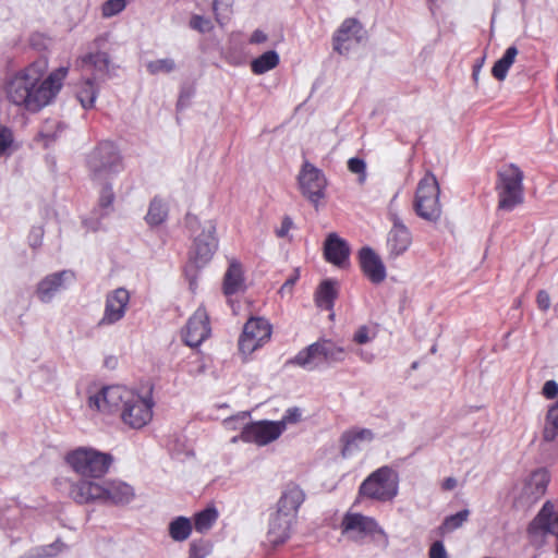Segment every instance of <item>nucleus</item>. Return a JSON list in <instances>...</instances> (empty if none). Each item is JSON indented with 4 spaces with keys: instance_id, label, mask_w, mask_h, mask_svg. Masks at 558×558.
I'll use <instances>...</instances> for the list:
<instances>
[{
    "instance_id": "1",
    "label": "nucleus",
    "mask_w": 558,
    "mask_h": 558,
    "mask_svg": "<svg viewBox=\"0 0 558 558\" xmlns=\"http://www.w3.org/2000/svg\"><path fill=\"white\" fill-rule=\"evenodd\" d=\"M48 61L37 59L9 75L5 94L10 102L29 112H38L50 105L59 94L69 69L60 66L48 73Z\"/></svg>"
},
{
    "instance_id": "2",
    "label": "nucleus",
    "mask_w": 558,
    "mask_h": 558,
    "mask_svg": "<svg viewBox=\"0 0 558 558\" xmlns=\"http://www.w3.org/2000/svg\"><path fill=\"white\" fill-rule=\"evenodd\" d=\"M151 392V388L145 395H140L123 386H107L90 395L87 405L97 412L108 414L120 412V417L125 425L140 429L153 418L155 401Z\"/></svg>"
},
{
    "instance_id": "3",
    "label": "nucleus",
    "mask_w": 558,
    "mask_h": 558,
    "mask_svg": "<svg viewBox=\"0 0 558 558\" xmlns=\"http://www.w3.org/2000/svg\"><path fill=\"white\" fill-rule=\"evenodd\" d=\"M70 496L77 504L101 502L114 506L129 505L135 497L134 488L120 480L97 483L80 480L70 487Z\"/></svg>"
},
{
    "instance_id": "4",
    "label": "nucleus",
    "mask_w": 558,
    "mask_h": 558,
    "mask_svg": "<svg viewBox=\"0 0 558 558\" xmlns=\"http://www.w3.org/2000/svg\"><path fill=\"white\" fill-rule=\"evenodd\" d=\"M85 166L94 183L111 181L124 170L122 154L111 141H101L87 153Z\"/></svg>"
},
{
    "instance_id": "5",
    "label": "nucleus",
    "mask_w": 558,
    "mask_h": 558,
    "mask_svg": "<svg viewBox=\"0 0 558 558\" xmlns=\"http://www.w3.org/2000/svg\"><path fill=\"white\" fill-rule=\"evenodd\" d=\"M347 351L330 339H319L296 353L289 363L313 372L324 369L345 360Z\"/></svg>"
},
{
    "instance_id": "6",
    "label": "nucleus",
    "mask_w": 558,
    "mask_h": 558,
    "mask_svg": "<svg viewBox=\"0 0 558 558\" xmlns=\"http://www.w3.org/2000/svg\"><path fill=\"white\" fill-rule=\"evenodd\" d=\"M184 223L193 241L191 258L201 268L213 258L218 248L216 223L213 220L201 222L197 216L190 213L186 214Z\"/></svg>"
},
{
    "instance_id": "7",
    "label": "nucleus",
    "mask_w": 558,
    "mask_h": 558,
    "mask_svg": "<svg viewBox=\"0 0 558 558\" xmlns=\"http://www.w3.org/2000/svg\"><path fill=\"white\" fill-rule=\"evenodd\" d=\"M69 466L83 478L102 477L112 464L113 458L110 453L98 451L89 447H78L69 451L64 458Z\"/></svg>"
},
{
    "instance_id": "8",
    "label": "nucleus",
    "mask_w": 558,
    "mask_h": 558,
    "mask_svg": "<svg viewBox=\"0 0 558 558\" xmlns=\"http://www.w3.org/2000/svg\"><path fill=\"white\" fill-rule=\"evenodd\" d=\"M523 178L522 170L514 163L498 171L495 189L499 210L512 211L524 202Z\"/></svg>"
},
{
    "instance_id": "9",
    "label": "nucleus",
    "mask_w": 558,
    "mask_h": 558,
    "mask_svg": "<svg viewBox=\"0 0 558 558\" xmlns=\"http://www.w3.org/2000/svg\"><path fill=\"white\" fill-rule=\"evenodd\" d=\"M399 492V475L384 465L372 472L360 485L359 495L374 501H391Z\"/></svg>"
},
{
    "instance_id": "10",
    "label": "nucleus",
    "mask_w": 558,
    "mask_h": 558,
    "mask_svg": "<svg viewBox=\"0 0 558 558\" xmlns=\"http://www.w3.org/2000/svg\"><path fill=\"white\" fill-rule=\"evenodd\" d=\"M109 50V35L101 34L88 44L87 51L77 58L76 64L83 71H93V77L110 78L114 75L116 66Z\"/></svg>"
},
{
    "instance_id": "11",
    "label": "nucleus",
    "mask_w": 558,
    "mask_h": 558,
    "mask_svg": "<svg viewBox=\"0 0 558 558\" xmlns=\"http://www.w3.org/2000/svg\"><path fill=\"white\" fill-rule=\"evenodd\" d=\"M439 194L440 189L436 177L432 172H426L418 181L414 198V210L420 218L429 222L440 219Z\"/></svg>"
},
{
    "instance_id": "12",
    "label": "nucleus",
    "mask_w": 558,
    "mask_h": 558,
    "mask_svg": "<svg viewBox=\"0 0 558 558\" xmlns=\"http://www.w3.org/2000/svg\"><path fill=\"white\" fill-rule=\"evenodd\" d=\"M299 184L302 194L318 208L322 198L325 197V190L327 186V180L324 172L312 165L310 161H305L299 173Z\"/></svg>"
},
{
    "instance_id": "13",
    "label": "nucleus",
    "mask_w": 558,
    "mask_h": 558,
    "mask_svg": "<svg viewBox=\"0 0 558 558\" xmlns=\"http://www.w3.org/2000/svg\"><path fill=\"white\" fill-rule=\"evenodd\" d=\"M271 326L267 319L263 317L250 318L239 339V350L241 353L248 355L260 348L270 339Z\"/></svg>"
},
{
    "instance_id": "14",
    "label": "nucleus",
    "mask_w": 558,
    "mask_h": 558,
    "mask_svg": "<svg viewBox=\"0 0 558 558\" xmlns=\"http://www.w3.org/2000/svg\"><path fill=\"white\" fill-rule=\"evenodd\" d=\"M397 196L398 195L396 194L390 201V208L388 213V218L392 226L387 234V250L389 257L392 258H397L404 254L412 243L411 231L403 223L398 213L391 209V206L397 199Z\"/></svg>"
},
{
    "instance_id": "15",
    "label": "nucleus",
    "mask_w": 558,
    "mask_h": 558,
    "mask_svg": "<svg viewBox=\"0 0 558 558\" xmlns=\"http://www.w3.org/2000/svg\"><path fill=\"white\" fill-rule=\"evenodd\" d=\"M282 434V426L279 427L276 421H257L246 423L240 433V438L246 444L266 446L278 439Z\"/></svg>"
},
{
    "instance_id": "16",
    "label": "nucleus",
    "mask_w": 558,
    "mask_h": 558,
    "mask_svg": "<svg viewBox=\"0 0 558 558\" xmlns=\"http://www.w3.org/2000/svg\"><path fill=\"white\" fill-rule=\"evenodd\" d=\"M210 332L208 314L205 307L199 306L189 318L182 338L186 345L196 348L210 336Z\"/></svg>"
},
{
    "instance_id": "17",
    "label": "nucleus",
    "mask_w": 558,
    "mask_h": 558,
    "mask_svg": "<svg viewBox=\"0 0 558 558\" xmlns=\"http://www.w3.org/2000/svg\"><path fill=\"white\" fill-rule=\"evenodd\" d=\"M74 281L75 274L68 269L47 275L37 283L36 294L40 302L49 303Z\"/></svg>"
},
{
    "instance_id": "18",
    "label": "nucleus",
    "mask_w": 558,
    "mask_h": 558,
    "mask_svg": "<svg viewBox=\"0 0 558 558\" xmlns=\"http://www.w3.org/2000/svg\"><path fill=\"white\" fill-rule=\"evenodd\" d=\"M97 206L94 208L92 217L85 218L83 225L90 231H98L101 228V219L108 217L113 211L116 194L111 181L99 183Z\"/></svg>"
},
{
    "instance_id": "19",
    "label": "nucleus",
    "mask_w": 558,
    "mask_h": 558,
    "mask_svg": "<svg viewBox=\"0 0 558 558\" xmlns=\"http://www.w3.org/2000/svg\"><path fill=\"white\" fill-rule=\"evenodd\" d=\"M129 302L130 294L124 288H118L107 294L104 314L98 322V326H110L120 322L125 315Z\"/></svg>"
},
{
    "instance_id": "20",
    "label": "nucleus",
    "mask_w": 558,
    "mask_h": 558,
    "mask_svg": "<svg viewBox=\"0 0 558 558\" xmlns=\"http://www.w3.org/2000/svg\"><path fill=\"white\" fill-rule=\"evenodd\" d=\"M341 530L342 534L356 533V537L359 538L366 536L374 537L376 534L385 536V532L377 521L362 513H345L341 522Z\"/></svg>"
},
{
    "instance_id": "21",
    "label": "nucleus",
    "mask_w": 558,
    "mask_h": 558,
    "mask_svg": "<svg viewBox=\"0 0 558 558\" xmlns=\"http://www.w3.org/2000/svg\"><path fill=\"white\" fill-rule=\"evenodd\" d=\"M359 262L364 276L372 283L379 284L386 279V267L372 247L363 246L359 251Z\"/></svg>"
},
{
    "instance_id": "22",
    "label": "nucleus",
    "mask_w": 558,
    "mask_h": 558,
    "mask_svg": "<svg viewBox=\"0 0 558 558\" xmlns=\"http://www.w3.org/2000/svg\"><path fill=\"white\" fill-rule=\"evenodd\" d=\"M364 28L359 20L354 17L345 19L332 36L333 50L340 54L349 51V46L345 43L350 39H355L361 43L363 39Z\"/></svg>"
},
{
    "instance_id": "23",
    "label": "nucleus",
    "mask_w": 558,
    "mask_h": 558,
    "mask_svg": "<svg viewBox=\"0 0 558 558\" xmlns=\"http://www.w3.org/2000/svg\"><path fill=\"white\" fill-rule=\"evenodd\" d=\"M527 531L530 535L551 534L558 541V513H555V506L550 501L543 505Z\"/></svg>"
},
{
    "instance_id": "24",
    "label": "nucleus",
    "mask_w": 558,
    "mask_h": 558,
    "mask_svg": "<svg viewBox=\"0 0 558 558\" xmlns=\"http://www.w3.org/2000/svg\"><path fill=\"white\" fill-rule=\"evenodd\" d=\"M324 256L328 263L344 268L349 265V243L337 233L328 234L324 243Z\"/></svg>"
},
{
    "instance_id": "25",
    "label": "nucleus",
    "mask_w": 558,
    "mask_h": 558,
    "mask_svg": "<svg viewBox=\"0 0 558 558\" xmlns=\"http://www.w3.org/2000/svg\"><path fill=\"white\" fill-rule=\"evenodd\" d=\"M295 517H288L277 510L269 520L267 539L272 546H278L287 542L290 537L292 524Z\"/></svg>"
},
{
    "instance_id": "26",
    "label": "nucleus",
    "mask_w": 558,
    "mask_h": 558,
    "mask_svg": "<svg viewBox=\"0 0 558 558\" xmlns=\"http://www.w3.org/2000/svg\"><path fill=\"white\" fill-rule=\"evenodd\" d=\"M305 500V494L303 489L293 483L288 484L277 502V510L281 513H286L288 517H295L299 508Z\"/></svg>"
},
{
    "instance_id": "27",
    "label": "nucleus",
    "mask_w": 558,
    "mask_h": 558,
    "mask_svg": "<svg viewBox=\"0 0 558 558\" xmlns=\"http://www.w3.org/2000/svg\"><path fill=\"white\" fill-rule=\"evenodd\" d=\"M373 439L374 433L369 428H351L343 432L340 437L342 457H351L360 449V444L371 442Z\"/></svg>"
},
{
    "instance_id": "28",
    "label": "nucleus",
    "mask_w": 558,
    "mask_h": 558,
    "mask_svg": "<svg viewBox=\"0 0 558 558\" xmlns=\"http://www.w3.org/2000/svg\"><path fill=\"white\" fill-rule=\"evenodd\" d=\"M223 293L227 296L236 294L245 289L242 265L232 259L223 277Z\"/></svg>"
},
{
    "instance_id": "29",
    "label": "nucleus",
    "mask_w": 558,
    "mask_h": 558,
    "mask_svg": "<svg viewBox=\"0 0 558 558\" xmlns=\"http://www.w3.org/2000/svg\"><path fill=\"white\" fill-rule=\"evenodd\" d=\"M96 77L82 78L76 87V98L85 110L95 107L96 99L99 95V86Z\"/></svg>"
},
{
    "instance_id": "30",
    "label": "nucleus",
    "mask_w": 558,
    "mask_h": 558,
    "mask_svg": "<svg viewBox=\"0 0 558 558\" xmlns=\"http://www.w3.org/2000/svg\"><path fill=\"white\" fill-rule=\"evenodd\" d=\"M168 204L161 197L155 196L149 202L148 210L144 219L150 228H156L168 219Z\"/></svg>"
},
{
    "instance_id": "31",
    "label": "nucleus",
    "mask_w": 558,
    "mask_h": 558,
    "mask_svg": "<svg viewBox=\"0 0 558 558\" xmlns=\"http://www.w3.org/2000/svg\"><path fill=\"white\" fill-rule=\"evenodd\" d=\"M549 481L550 476L547 470H536L531 474L525 485L526 494L533 496L535 499H538L541 496L545 494Z\"/></svg>"
},
{
    "instance_id": "32",
    "label": "nucleus",
    "mask_w": 558,
    "mask_h": 558,
    "mask_svg": "<svg viewBox=\"0 0 558 558\" xmlns=\"http://www.w3.org/2000/svg\"><path fill=\"white\" fill-rule=\"evenodd\" d=\"M63 122L56 119L44 121L38 132V138L43 141L45 147H50L64 131Z\"/></svg>"
},
{
    "instance_id": "33",
    "label": "nucleus",
    "mask_w": 558,
    "mask_h": 558,
    "mask_svg": "<svg viewBox=\"0 0 558 558\" xmlns=\"http://www.w3.org/2000/svg\"><path fill=\"white\" fill-rule=\"evenodd\" d=\"M193 531L192 521L184 515H179L172 519L168 525V532L170 537L174 542L186 541Z\"/></svg>"
},
{
    "instance_id": "34",
    "label": "nucleus",
    "mask_w": 558,
    "mask_h": 558,
    "mask_svg": "<svg viewBox=\"0 0 558 558\" xmlns=\"http://www.w3.org/2000/svg\"><path fill=\"white\" fill-rule=\"evenodd\" d=\"M517 54V47L510 46L505 50L502 57L495 62L492 69V75L497 81H504L507 77L508 71L513 64Z\"/></svg>"
},
{
    "instance_id": "35",
    "label": "nucleus",
    "mask_w": 558,
    "mask_h": 558,
    "mask_svg": "<svg viewBox=\"0 0 558 558\" xmlns=\"http://www.w3.org/2000/svg\"><path fill=\"white\" fill-rule=\"evenodd\" d=\"M336 298V282L330 279L324 280L316 292L317 306L329 311L333 307Z\"/></svg>"
},
{
    "instance_id": "36",
    "label": "nucleus",
    "mask_w": 558,
    "mask_h": 558,
    "mask_svg": "<svg viewBox=\"0 0 558 558\" xmlns=\"http://www.w3.org/2000/svg\"><path fill=\"white\" fill-rule=\"evenodd\" d=\"M280 62V57L277 51L268 50L253 59L251 62V70L254 74L260 75L275 69Z\"/></svg>"
},
{
    "instance_id": "37",
    "label": "nucleus",
    "mask_w": 558,
    "mask_h": 558,
    "mask_svg": "<svg viewBox=\"0 0 558 558\" xmlns=\"http://www.w3.org/2000/svg\"><path fill=\"white\" fill-rule=\"evenodd\" d=\"M542 437L545 442H553L558 437V400L546 413Z\"/></svg>"
},
{
    "instance_id": "38",
    "label": "nucleus",
    "mask_w": 558,
    "mask_h": 558,
    "mask_svg": "<svg viewBox=\"0 0 558 558\" xmlns=\"http://www.w3.org/2000/svg\"><path fill=\"white\" fill-rule=\"evenodd\" d=\"M218 519V511L215 507H207L194 515V529L198 533H206L211 529Z\"/></svg>"
},
{
    "instance_id": "39",
    "label": "nucleus",
    "mask_w": 558,
    "mask_h": 558,
    "mask_svg": "<svg viewBox=\"0 0 558 558\" xmlns=\"http://www.w3.org/2000/svg\"><path fill=\"white\" fill-rule=\"evenodd\" d=\"M233 3L234 0H214L213 11L219 25L223 26L230 20Z\"/></svg>"
},
{
    "instance_id": "40",
    "label": "nucleus",
    "mask_w": 558,
    "mask_h": 558,
    "mask_svg": "<svg viewBox=\"0 0 558 558\" xmlns=\"http://www.w3.org/2000/svg\"><path fill=\"white\" fill-rule=\"evenodd\" d=\"M177 69L175 61L171 58H162L157 60L148 61L146 70L151 75L169 74Z\"/></svg>"
},
{
    "instance_id": "41",
    "label": "nucleus",
    "mask_w": 558,
    "mask_h": 558,
    "mask_svg": "<svg viewBox=\"0 0 558 558\" xmlns=\"http://www.w3.org/2000/svg\"><path fill=\"white\" fill-rule=\"evenodd\" d=\"M14 150L13 130L0 123V158L9 157Z\"/></svg>"
},
{
    "instance_id": "42",
    "label": "nucleus",
    "mask_w": 558,
    "mask_h": 558,
    "mask_svg": "<svg viewBox=\"0 0 558 558\" xmlns=\"http://www.w3.org/2000/svg\"><path fill=\"white\" fill-rule=\"evenodd\" d=\"M469 514H470L469 510L463 509V510L458 511L454 514L448 515L444 520L441 529H444L446 531H453V530L459 529L468 520Z\"/></svg>"
},
{
    "instance_id": "43",
    "label": "nucleus",
    "mask_w": 558,
    "mask_h": 558,
    "mask_svg": "<svg viewBox=\"0 0 558 558\" xmlns=\"http://www.w3.org/2000/svg\"><path fill=\"white\" fill-rule=\"evenodd\" d=\"M211 551V545L204 539H194L190 544L189 558H206Z\"/></svg>"
},
{
    "instance_id": "44",
    "label": "nucleus",
    "mask_w": 558,
    "mask_h": 558,
    "mask_svg": "<svg viewBox=\"0 0 558 558\" xmlns=\"http://www.w3.org/2000/svg\"><path fill=\"white\" fill-rule=\"evenodd\" d=\"M189 26L193 31H197L202 34L208 33L214 28L211 20L199 14H193L191 16Z\"/></svg>"
},
{
    "instance_id": "45",
    "label": "nucleus",
    "mask_w": 558,
    "mask_h": 558,
    "mask_svg": "<svg viewBox=\"0 0 558 558\" xmlns=\"http://www.w3.org/2000/svg\"><path fill=\"white\" fill-rule=\"evenodd\" d=\"M128 4L126 0H107L101 7L104 17H112L121 13Z\"/></svg>"
},
{
    "instance_id": "46",
    "label": "nucleus",
    "mask_w": 558,
    "mask_h": 558,
    "mask_svg": "<svg viewBox=\"0 0 558 558\" xmlns=\"http://www.w3.org/2000/svg\"><path fill=\"white\" fill-rule=\"evenodd\" d=\"M302 417V410L298 407H292L286 410L281 420L276 421L278 423V426H282V433L286 430L287 426L289 424H296L301 421Z\"/></svg>"
},
{
    "instance_id": "47",
    "label": "nucleus",
    "mask_w": 558,
    "mask_h": 558,
    "mask_svg": "<svg viewBox=\"0 0 558 558\" xmlns=\"http://www.w3.org/2000/svg\"><path fill=\"white\" fill-rule=\"evenodd\" d=\"M348 169L355 174L360 175V181L363 182L366 179V162L360 157H352L348 160Z\"/></svg>"
},
{
    "instance_id": "48",
    "label": "nucleus",
    "mask_w": 558,
    "mask_h": 558,
    "mask_svg": "<svg viewBox=\"0 0 558 558\" xmlns=\"http://www.w3.org/2000/svg\"><path fill=\"white\" fill-rule=\"evenodd\" d=\"M64 546L63 543H61L59 539H57L56 542L47 545V546H43L39 550L40 553L38 554V557L39 558H46V557H52V556H56L60 550L61 548Z\"/></svg>"
},
{
    "instance_id": "49",
    "label": "nucleus",
    "mask_w": 558,
    "mask_h": 558,
    "mask_svg": "<svg viewBox=\"0 0 558 558\" xmlns=\"http://www.w3.org/2000/svg\"><path fill=\"white\" fill-rule=\"evenodd\" d=\"M43 238H44L43 228L41 227H33L29 232V235H28L29 245L34 248L40 246L41 242H43Z\"/></svg>"
},
{
    "instance_id": "50",
    "label": "nucleus",
    "mask_w": 558,
    "mask_h": 558,
    "mask_svg": "<svg viewBox=\"0 0 558 558\" xmlns=\"http://www.w3.org/2000/svg\"><path fill=\"white\" fill-rule=\"evenodd\" d=\"M373 338L374 336H369V328L367 326H361L353 336V340L359 344H365Z\"/></svg>"
},
{
    "instance_id": "51",
    "label": "nucleus",
    "mask_w": 558,
    "mask_h": 558,
    "mask_svg": "<svg viewBox=\"0 0 558 558\" xmlns=\"http://www.w3.org/2000/svg\"><path fill=\"white\" fill-rule=\"evenodd\" d=\"M194 93L190 88H182L180 92V96L177 102V109L183 110L190 105V101L193 97Z\"/></svg>"
},
{
    "instance_id": "52",
    "label": "nucleus",
    "mask_w": 558,
    "mask_h": 558,
    "mask_svg": "<svg viewBox=\"0 0 558 558\" xmlns=\"http://www.w3.org/2000/svg\"><path fill=\"white\" fill-rule=\"evenodd\" d=\"M429 558H448L446 548L441 541H436L432 544L429 549Z\"/></svg>"
},
{
    "instance_id": "53",
    "label": "nucleus",
    "mask_w": 558,
    "mask_h": 558,
    "mask_svg": "<svg viewBox=\"0 0 558 558\" xmlns=\"http://www.w3.org/2000/svg\"><path fill=\"white\" fill-rule=\"evenodd\" d=\"M542 393L546 399H554L558 396V384L555 380H547L542 389Z\"/></svg>"
},
{
    "instance_id": "54",
    "label": "nucleus",
    "mask_w": 558,
    "mask_h": 558,
    "mask_svg": "<svg viewBox=\"0 0 558 558\" xmlns=\"http://www.w3.org/2000/svg\"><path fill=\"white\" fill-rule=\"evenodd\" d=\"M293 227V220L289 216H284L281 221L280 228L276 230L278 238H284Z\"/></svg>"
},
{
    "instance_id": "55",
    "label": "nucleus",
    "mask_w": 558,
    "mask_h": 558,
    "mask_svg": "<svg viewBox=\"0 0 558 558\" xmlns=\"http://www.w3.org/2000/svg\"><path fill=\"white\" fill-rule=\"evenodd\" d=\"M536 303L539 310L546 312L550 306V296L545 290H541L536 296Z\"/></svg>"
},
{
    "instance_id": "56",
    "label": "nucleus",
    "mask_w": 558,
    "mask_h": 558,
    "mask_svg": "<svg viewBox=\"0 0 558 558\" xmlns=\"http://www.w3.org/2000/svg\"><path fill=\"white\" fill-rule=\"evenodd\" d=\"M299 279V274H294L293 276L289 277L284 283L281 286L280 290H279V293L283 296L286 294H291L292 292V289L295 284V282L298 281Z\"/></svg>"
},
{
    "instance_id": "57",
    "label": "nucleus",
    "mask_w": 558,
    "mask_h": 558,
    "mask_svg": "<svg viewBox=\"0 0 558 558\" xmlns=\"http://www.w3.org/2000/svg\"><path fill=\"white\" fill-rule=\"evenodd\" d=\"M248 417H250V412H246V411L240 412L239 414H236L234 416H230L227 420H225V424L228 427L235 428V426H234L235 422H239V421L244 422Z\"/></svg>"
},
{
    "instance_id": "58",
    "label": "nucleus",
    "mask_w": 558,
    "mask_h": 558,
    "mask_svg": "<svg viewBox=\"0 0 558 558\" xmlns=\"http://www.w3.org/2000/svg\"><path fill=\"white\" fill-rule=\"evenodd\" d=\"M267 35L262 29H255L250 37V44H263L267 40Z\"/></svg>"
},
{
    "instance_id": "59",
    "label": "nucleus",
    "mask_w": 558,
    "mask_h": 558,
    "mask_svg": "<svg viewBox=\"0 0 558 558\" xmlns=\"http://www.w3.org/2000/svg\"><path fill=\"white\" fill-rule=\"evenodd\" d=\"M457 486V480L454 477H447L442 482V488L445 490H452Z\"/></svg>"
},
{
    "instance_id": "60",
    "label": "nucleus",
    "mask_w": 558,
    "mask_h": 558,
    "mask_svg": "<svg viewBox=\"0 0 558 558\" xmlns=\"http://www.w3.org/2000/svg\"><path fill=\"white\" fill-rule=\"evenodd\" d=\"M238 440H241L240 435H239V436H234V437L232 438V442H236Z\"/></svg>"
},
{
    "instance_id": "61",
    "label": "nucleus",
    "mask_w": 558,
    "mask_h": 558,
    "mask_svg": "<svg viewBox=\"0 0 558 558\" xmlns=\"http://www.w3.org/2000/svg\"><path fill=\"white\" fill-rule=\"evenodd\" d=\"M522 5H525L527 0H519Z\"/></svg>"
},
{
    "instance_id": "62",
    "label": "nucleus",
    "mask_w": 558,
    "mask_h": 558,
    "mask_svg": "<svg viewBox=\"0 0 558 558\" xmlns=\"http://www.w3.org/2000/svg\"><path fill=\"white\" fill-rule=\"evenodd\" d=\"M476 75H477V72L473 71V76L476 77Z\"/></svg>"
},
{
    "instance_id": "63",
    "label": "nucleus",
    "mask_w": 558,
    "mask_h": 558,
    "mask_svg": "<svg viewBox=\"0 0 558 558\" xmlns=\"http://www.w3.org/2000/svg\"><path fill=\"white\" fill-rule=\"evenodd\" d=\"M556 551H557V554H558V539H557V546H556Z\"/></svg>"
}]
</instances>
